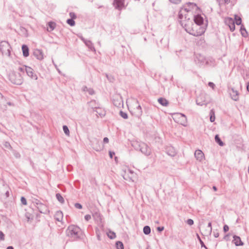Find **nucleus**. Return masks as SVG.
Listing matches in <instances>:
<instances>
[{"mask_svg": "<svg viewBox=\"0 0 249 249\" xmlns=\"http://www.w3.org/2000/svg\"><path fill=\"white\" fill-rule=\"evenodd\" d=\"M69 15L71 17V19H74L76 18V16L75 14L73 12H70L69 13Z\"/></svg>", "mask_w": 249, "mask_h": 249, "instance_id": "47", "label": "nucleus"}, {"mask_svg": "<svg viewBox=\"0 0 249 249\" xmlns=\"http://www.w3.org/2000/svg\"><path fill=\"white\" fill-rule=\"evenodd\" d=\"M89 106L92 109H99L100 107L98 104L96 103L95 100H92L89 103Z\"/></svg>", "mask_w": 249, "mask_h": 249, "instance_id": "22", "label": "nucleus"}, {"mask_svg": "<svg viewBox=\"0 0 249 249\" xmlns=\"http://www.w3.org/2000/svg\"><path fill=\"white\" fill-rule=\"evenodd\" d=\"M20 201H21V203L23 205H27V200H26V198L25 197L21 196V198H20Z\"/></svg>", "mask_w": 249, "mask_h": 249, "instance_id": "45", "label": "nucleus"}, {"mask_svg": "<svg viewBox=\"0 0 249 249\" xmlns=\"http://www.w3.org/2000/svg\"><path fill=\"white\" fill-rule=\"evenodd\" d=\"M113 103L117 107H121L123 106V102L121 98L119 99H113Z\"/></svg>", "mask_w": 249, "mask_h": 249, "instance_id": "21", "label": "nucleus"}, {"mask_svg": "<svg viewBox=\"0 0 249 249\" xmlns=\"http://www.w3.org/2000/svg\"><path fill=\"white\" fill-rule=\"evenodd\" d=\"M107 236L111 239H114L116 237L115 233L111 231H109L107 233Z\"/></svg>", "mask_w": 249, "mask_h": 249, "instance_id": "35", "label": "nucleus"}, {"mask_svg": "<svg viewBox=\"0 0 249 249\" xmlns=\"http://www.w3.org/2000/svg\"><path fill=\"white\" fill-rule=\"evenodd\" d=\"M240 31L241 35L243 36L246 37L247 36L248 33L245 29V28L243 26V25H242L240 28Z\"/></svg>", "mask_w": 249, "mask_h": 249, "instance_id": "30", "label": "nucleus"}, {"mask_svg": "<svg viewBox=\"0 0 249 249\" xmlns=\"http://www.w3.org/2000/svg\"><path fill=\"white\" fill-rule=\"evenodd\" d=\"M207 95L204 93L200 94L196 99V103L197 105L203 106L208 104L209 101L206 99Z\"/></svg>", "mask_w": 249, "mask_h": 249, "instance_id": "7", "label": "nucleus"}, {"mask_svg": "<svg viewBox=\"0 0 249 249\" xmlns=\"http://www.w3.org/2000/svg\"><path fill=\"white\" fill-rule=\"evenodd\" d=\"M67 23L71 26H73L75 24L74 19L71 18L67 19Z\"/></svg>", "mask_w": 249, "mask_h": 249, "instance_id": "40", "label": "nucleus"}, {"mask_svg": "<svg viewBox=\"0 0 249 249\" xmlns=\"http://www.w3.org/2000/svg\"><path fill=\"white\" fill-rule=\"evenodd\" d=\"M229 230V227L228 225H225L223 227V231L225 232L228 231Z\"/></svg>", "mask_w": 249, "mask_h": 249, "instance_id": "53", "label": "nucleus"}, {"mask_svg": "<svg viewBox=\"0 0 249 249\" xmlns=\"http://www.w3.org/2000/svg\"><path fill=\"white\" fill-rule=\"evenodd\" d=\"M80 231L81 230L78 227L70 225L67 230V234L70 237L73 239H77L80 237L79 233Z\"/></svg>", "mask_w": 249, "mask_h": 249, "instance_id": "3", "label": "nucleus"}, {"mask_svg": "<svg viewBox=\"0 0 249 249\" xmlns=\"http://www.w3.org/2000/svg\"><path fill=\"white\" fill-rule=\"evenodd\" d=\"M92 145L93 146V148L97 151H100L101 149V148L100 146H94V144L92 143Z\"/></svg>", "mask_w": 249, "mask_h": 249, "instance_id": "56", "label": "nucleus"}, {"mask_svg": "<svg viewBox=\"0 0 249 249\" xmlns=\"http://www.w3.org/2000/svg\"><path fill=\"white\" fill-rule=\"evenodd\" d=\"M197 238L198 240L199 241L201 247H204L206 249L207 248L205 246V245H204V242L202 241V240L201 239L200 236H199V235L198 234H197Z\"/></svg>", "mask_w": 249, "mask_h": 249, "instance_id": "44", "label": "nucleus"}, {"mask_svg": "<svg viewBox=\"0 0 249 249\" xmlns=\"http://www.w3.org/2000/svg\"><path fill=\"white\" fill-rule=\"evenodd\" d=\"M6 98L0 92V104H4L5 103Z\"/></svg>", "mask_w": 249, "mask_h": 249, "instance_id": "41", "label": "nucleus"}, {"mask_svg": "<svg viewBox=\"0 0 249 249\" xmlns=\"http://www.w3.org/2000/svg\"><path fill=\"white\" fill-rule=\"evenodd\" d=\"M54 218L57 221L60 222L63 218V214L61 211H57L54 214Z\"/></svg>", "mask_w": 249, "mask_h": 249, "instance_id": "20", "label": "nucleus"}, {"mask_svg": "<svg viewBox=\"0 0 249 249\" xmlns=\"http://www.w3.org/2000/svg\"><path fill=\"white\" fill-rule=\"evenodd\" d=\"M143 233L146 235H148V234H150V233L151 232L150 227L148 226H144L143 227Z\"/></svg>", "mask_w": 249, "mask_h": 249, "instance_id": "32", "label": "nucleus"}, {"mask_svg": "<svg viewBox=\"0 0 249 249\" xmlns=\"http://www.w3.org/2000/svg\"><path fill=\"white\" fill-rule=\"evenodd\" d=\"M31 214H30L29 213H25V217L26 218V219H27V222H29L30 219V217H31Z\"/></svg>", "mask_w": 249, "mask_h": 249, "instance_id": "49", "label": "nucleus"}, {"mask_svg": "<svg viewBox=\"0 0 249 249\" xmlns=\"http://www.w3.org/2000/svg\"><path fill=\"white\" fill-rule=\"evenodd\" d=\"M215 142L220 145V146H223L224 145V143L221 141L220 138H219L218 135H216L215 136Z\"/></svg>", "mask_w": 249, "mask_h": 249, "instance_id": "28", "label": "nucleus"}, {"mask_svg": "<svg viewBox=\"0 0 249 249\" xmlns=\"http://www.w3.org/2000/svg\"><path fill=\"white\" fill-rule=\"evenodd\" d=\"M14 155V156L15 157V158L18 159V158H19L20 157V154L17 152L16 151L14 150V149H13V150L11 151Z\"/></svg>", "mask_w": 249, "mask_h": 249, "instance_id": "42", "label": "nucleus"}, {"mask_svg": "<svg viewBox=\"0 0 249 249\" xmlns=\"http://www.w3.org/2000/svg\"><path fill=\"white\" fill-rule=\"evenodd\" d=\"M120 115L124 119H126L128 118L127 114L126 112L121 110L119 112Z\"/></svg>", "mask_w": 249, "mask_h": 249, "instance_id": "38", "label": "nucleus"}, {"mask_svg": "<svg viewBox=\"0 0 249 249\" xmlns=\"http://www.w3.org/2000/svg\"><path fill=\"white\" fill-rule=\"evenodd\" d=\"M207 228H208V231L205 233V235H210L211 234L212 231V223L211 222H209L208 224V226H207Z\"/></svg>", "mask_w": 249, "mask_h": 249, "instance_id": "31", "label": "nucleus"}, {"mask_svg": "<svg viewBox=\"0 0 249 249\" xmlns=\"http://www.w3.org/2000/svg\"><path fill=\"white\" fill-rule=\"evenodd\" d=\"M91 218V216L89 214H86L85 216V219L87 221H89Z\"/></svg>", "mask_w": 249, "mask_h": 249, "instance_id": "57", "label": "nucleus"}, {"mask_svg": "<svg viewBox=\"0 0 249 249\" xmlns=\"http://www.w3.org/2000/svg\"><path fill=\"white\" fill-rule=\"evenodd\" d=\"M89 95H93L94 94V91L92 89L89 88L87 91Z\"/></svg>", "mask_w": 249, "mask_h": 249, "instance_id": "48", "label": "nucleus"}, {"mask_svg": "<svg viewBox=\"0 0 249 249\" xmlns=\"http://www.w3.org/2000/svg\"><path fill=\"white\" fill-rule=\"evenodd\" d=\"M234 19H235V23L237 25H239L241 24L242 19L240 17H238L237 15H235Z\"/></svg>", "mask_w": 249, "mask_h": 249, "instance_id": "33", "label": "nucleus"}, {"mask_svg": "<svg viewBox=\"0 0 249 249\" xmlns=\"http://www.w3.org/2000/svg\"><path fill=\"white\" fill-rule=\"evenodd\" d=\"M6 104L7 105H8L9 106H14L13 103L11 102H8L6 103Z\"/></svg>", "mask_w": 249, "mask_h": 249, "instance_id": "63", "label": "nucleus"}, {"mask_svg": "<svg viewBox=\"0 0 249 249\" xmlns=\"http://www.w3.org/2000/svg\"><path fill=\"white\" fill-rule=\"evenodd\" d=\"M225 22L229 25L230 30L231 32H233L235 30V22L232 18H227L225 20Z\"/></svg>", "mask_w": 249, "mask_h": 249, "instance_id": "11", "label": "nucleus"}, {"mask_svg": "<svg viewBox=\"0 0 249 249\" xmlns=\"http://www.w3.org/2000/svg\"><path fill=\"white\" fill-rule=\"evenodd\" d=\"M11 48L10 45L7 41H2L0 42V51L3 54L10 56Z\"/></svg>", "mask_w": 249, "mask_h": 249, "instance_id": "6", "label": "nucleus"}, {"mask_svg": "<svg viewBox=\"0 0 249 249\" xmlns=\"http://www.w3.org/2000/svg\"><path fill=\"white\" fill-rule=\"evenodd\" d=\"M194 20L196 25L191 29L190 28H186L185 30L189 34L195 36H200L205 33V29L198 26V25L203 24V18L200 15H197L194 16Z\"/></svg>", "mask_w": 249, "mask_h": 249, "instance_id": "1", "label": "nucleus"}, {"mask_svg": "<svg viewBox=\"0 0 249 249\" xmlns=\"http://www.w3.org/2000/svg\"><path fill=\"white\" fill-rule=\"evenodd\" d=\"M191 11L190 8H187V7H182L178 13V19H179V21L181 25L184 28H188L187 27V23L189 21V18L188 17V16L184 14L185 12H189Z\"/></svg>", "mask_w": 249, "mask_h": 249, "instance_id": "2", "label": "nucleus"}, {"mask_svg": "<svg viewBox=\"0 0 249 249\" xmlns=\"http://www.w3.org/2000/svg\"><path fill=\"white\" fill-rule=\"evenodd\" d=\"M109 156L111 158H112L113 156L115 155V153L114 152L109 151Z\"/></svg>", "mask_w": 249, "mask_h": 249, "instance_id": "60", "label": "nucleus"}, {"mask_svg": "<svg viewBox=\"0 0 249 249\" xmlns=\"http://www.w3.org/2000/svg\"><path fill=\"white\" fill-rule=\"evenodd\" d=\"M187 7V8H190L191 10L195 8L196 9H198L196 3L193 2H188L183 7Z\"/></svg>", "mask_w": 249, "mask_h": 249, "instance_id": "23", "label": "nucleus"}, {"mask_svg": "<svg viewBox=\"0 0 249 249\" xmlns=\"http://www.w3.org/2000/svg\"><path fill=\"white\" fill-rule=\"evenodd\" d=\"M88 89H89V88H88L87 87H86V86H84V87H83V88H82L83 90L84 91H86V92L87 91V90H88Z\"/></svg>", "mask_w": 249, "mask_h": 249, "instance_id": "62", "label": "nucleus"}, {"mask_svg": "<svg viewBox=\"0 0 249 249\" xmlns=\"http://www.w3.org/2000/svg\"><path fill=\"white\" fill-rule=\"evenodd\" d=\"M132 146H134L136 150H139L145 156H148L151 154V148L144 142H142L141 143L135 142L132 144Z\"/></svg>", "mask_w": 249, "mask_h": 249, "instance_id": "4", "label": "nucleus"}, {"mask_svg": "<svg viewBox=\"0 0 249 249\" xmlns=\"http://www.w3.org/2000/svg\"><path fill=\"white\" fill-rule=\"evenodd\" d=\"M116 246L117 249H124V245L121 241H117L116 243Z\"/></svg>", "mask_w": 249, "mask_h": 249, "instance_id": "37", "label": "nucleus"}, {"mask_svg": "<svg viewBox=\"0 0 249 249\" xmlns=\"http://www.w3.org/2000/svg\"><path fill=\"white\" fill-rule=\"evenodd\" d=\"M195 156L197 160L201 161L204 158V153L200 150H197L195 151Z\"/></svg>", "mask_w": 249, "mask_h": 249, "instance_id": "14", "label": "nucleus"}, {"mask_svg": "<svg viewBox=\"0 0 249 249\" xmlns=\"http://www.w3.org/2000/svg\"><path fill=\"white\" fill-rule=\"evenodd\" d=\"M18 70L24 73L25 72L26 73L27 75L29 77H31V68L30 67H27L26 66H24L22 67H19Z\"/></svg>", "mask_w": 249, "mask_h": 249, "instance_id": "12", "label": "nucleus"}, {"mask_svg": "<svg viewBox=\"0 0 249 249\" xmlns=\"http://www.w3.org/2000/svg\"><path fill=\"white\" fill-rule=\"evenodd\" d=\"M9 80L12 83L18 85H21L23 81V79L20 73L18 72L13 71L8 75Z\"/></svg>", "mask_w": 249, "mask_h": 249, "instance_id": "5", "label": "nucleus"}, {"mask_svg": "<svg viewBox=\"0 0 249 249\" xmlns=\"http://www.w3.org/2000/svg\"><path fill=\"white\" fill-rule=\"evenodd\" d=\"M32 203H36V208L38 209V211L41 213H45L46 211V207L45 205L41 203H38L37 202V200H36L35 202L32 200Z\"/></svg>", "mask_w": 249, "mask_h": 249, "instance_id": "10", "label": "nucleus"}, {"mask_svg": "<svg viewBox=\"0 0 249 249\" xmlns=\"http://www.w3.org/2000/svg\"><path fill=\"white\" fill-rule=\"evenodd\" d=\"M109 142V140L107 137H105L103 139V142L104 143H108Z\"/></svg>", "mask_w": 249, "mask_h": 249, "instance_id": "59", "label": "nucleus"}, {"mask_svg": "<svg viewBox=\"0 0 249 249\" xmlns=\"http://www.w3.org/2000/svg\"><path fill=\"white\" fill-rule=\"evenodd\" d=\"M74 206L76 208L78 209H81L82 208V205L78 203H75Z\"/></svg>", "mask_w": 249, "mask_h": 249, "instance_id": "50", "label": "nucleus"}, {"mask_svg": "<svg viewBox=\"0 0 249 249\" xmlns=\"http://www.w3.org/2000/svg\"><path fill=\"white\" fill-rule=\"evenodd\" d=\"M170 2L175 3V4H178L180 3L181 1V0H169Z\"/></svg>", "mask_w": 249, "mask_h": 249, "instance_id": "55", "label": "nucleus"}, {"mask_svg": "<svg viewBox=\"0 0 249 249\" xmlns=\"http://www.w3.org/2000/svg\"><path fill=\"white\" fill-rule=\"evenodd\" d=\"M208 86L210 87H211L213 89H214L215 88V85L212 82H209L208 83Z\"/></svg>", "mask_w": 249, "mask_h": 249, "instance_id": "54", "label": "nucleus"}, {"mask_svg": "<svg viewBox=\"0 0 249 249\" xmlns=\"http://www.w3.org/2000/svg\"><path fill=\"white\" fill-rule=\"evenodd\" d=\"M230 94L232 99L236 101L238 100L239 93L237 90H234L233 89H231V91H230Z\"/></svg>", "mask_w": 249, "mask_h": 249, "instance_id": "17", "label": "nucleus"}, {"mask_svg": "<svg viewBox=\"0 0 249 249\" xmlns=\"http://www.w3.org/2000/svg\"><path fill=\"white\" fill-rule=\"evenodd\" d=\"M166 153L171 157H174L176 156L177 153L175 148L172 146H168L166 148Z\"/></svg>", "mask_w": 249, "mask_h": 249, "instance_id": "16", "label": "nucleus"}, {"mask_svg": "<svg viewBox=\"0 0 249 249\" xmlns=\"http://www.w3.org/2000/svg\"><path fill=\"white\" fill-rule=\"evenodd\" d=\"M213 235L215 238H217L219 236V233L217 232H213Z\"/></svg>", "mask_w": 249, "mask_h": 249, "instance_id": "61", "label": "nucleus"}, {"mask_svg": "<svg viewBox=\"0 0 249 249\" xmlns=\"http://www.w3.org/2000/svg\"><path fill=\"white\" fill-rule=\"evenodd\" d=\"M56 197L58 201L63 204L64 202V199L62 196L59 193L56 194Z\"/></svg>", "mask_w": 249, "mask_h": 249, "instance_id": "34", "label": "nucleus"}, {"mask_svg": "<svg viewBox=\"0 0 249 249\" xmlns=\"http://www.w3.org/2000/svg\"><path fill=\"white\" fill-rule=\"evenodd\" d=\"M128 172H129L131 174V177H127V175L125 174V175L123 176L124 179H125V180H127L128 179H130V180L133 181V180H132V175L134 174V172L131 171V170H129V169L128 170Z\"/></svg>", "mask_w": 249, "mask_h": 249, "instance_id": "29", "label": "nucleus"}, {"mask_svg": "<svg viewBox=\"0 0 249 249\" xmlns=\"http://www.w3.org/2000/svg\"><path fill=\"white\" fill-rule=\"evenodd\" d=\"M33 54L38 60H41L43 59V53L40 50L36 49L34 50Z\"/></svg>", "mask_w": 249, "mask_h": 249, "instance_id": "15", "label": "nucleus"}, {"mask_svg": "<svg viewBox=\"0 0 249 249\" xmlns=\"http://www.w3.org/2000/svg\"><path fill=\"white\" fill-rule=\"evenodd\" d=\"M22 51L23 53V55L24 57H27L29 55V49L27 45L23 44L22 45Z\"/></svg>", "mask_w": 249, "mask_h": 249, "instance_id": "19", "label": "nucleus"}, {"mask_svg": "<svg viewBox=\"0 0 249 249\" xmlns=\"http://www.w3.org/2000/svg\"><path fill=\"white\" fill-rule=\"evenodd\" d=\"M94 111H96L97 112V114H99V115L102 117H104L105 115V112L104 110H101V111H98L97 110H94Z\"/></svg>", "mask_w": 249, "mask_h": 249, "instance_id": "43", "label": "nucleus"}, {"mask_svg": "<svg viewBox=\"0 0 249 249\" xmlns=\"http://www.w3.org/2000/svg\"><path fill=\"white\" fill-rule=\"evenodd\" d=\"M177 115L179 116V123L183 126H186L187 124L186 116L182 113H177Z\"/></svg>", "mask_w": 249, "mask_h": 249, "instance_id": "13", "label": "nucleus"}, {"mask_svg": "<svg viewBox=\"0 0 249 249\" xmlns=\"http://www.w3.org/2000/svg\"><path fill=\"white\" fill-rule=\"evenodd\" d=\"M158 102L164 107H167L169 104L168 101L163 98H160L158 100Z\"/></svg>", "mask_w": 249, "mask_h": 249, "instance_id": "25", "label": "nucleus"}, {"mask_svg": "<svg viewBox=\"0 0 249 249\" xmlns=\"http://www.w3.org/2000/svg\"><path fill=\"white\" fill-rule=\"evenodd\" d=\"M3 148L4 149V150H13V148L9 142H4L3 143Z\"/></svg>", "mask_w": 249, "mask_h": 249, "instance_id": "26", "label": "nucleus"}, {"mask_svg": "<svg viewBox=\"0 0 249 249\" xmlns=\"http://www.w3.org/2000/svg\"><path fill=\"white\" fill-rule=\"evenodd\" d=\"M81 39L85 43L86 41H87L88 40L85 39L83 37H80Z\"/></svg>", "mask_w": 249, "mask_h": 249, "instance_id": "64", "label": "nucleus"}, {"mask_svg": "<svg viewBox=\"0 0 249 249\" xmlns=\"http://www.w3.org/2000/svg\"><path fill=\"white\" fill-rule=\"evenodd\" d=\"M85 44L90 50L93 52H95V49L94 48L93 44L90 40H88L87 41H86Z\"/></svg>", "mask_w": 249, "mask_h": 249, "instance_id": "24", "label": "nucleus"}, {"mask_svg": "<svg viewBox=\"0 0 249 249\" xmlns=\"http://www.w3.org/2000/svg\"><path fill=\"white\" fill-rule=\"evenodd\" d=\"M48 26L50 29L49 30V29H48V31L49 32H51L55 29L56 27V23L54 22L50 21L48 23Z\"/></svg>", "mask_w": 249, "mask_h": 249, "instance_id": "27", "label": "nucleus"}, {"mask_svg": "<svg viewBox=\"0 0 249 249\" xmlns=\"http://www.w3.org/2000/svg\"><path fill=\"white\" fill-rule=\"evenodd\" d=\"M233 238V242L236 246H243L244 245L239 236L234 235Z\"/></svg>", "mask_w": 249, "mask_h": 249, "instance_id": "18", "label": "nucleus"}, {"mask_svg": "<svg viewBox=\"0 0 249 249\" xmlns=\"http://www.w3.org/2000/svg\"><path fill=\"white\" fill-rule=\"evenodd\" d=\"M186 223L190 226L194 224V221L192 219H188L186 221Z\"/></svg>", "mask_w": 249, "mask_h": 249, "instance_id": "51", "label": "nucleus"}, {"mask_svg": "<svg viewBox=\"0 0 249 249\" xmlns=\"http://www.w3.org/2000/svg\"><path fill=\"white\" fill-rule=\"evenodd\" d=\"M63 131H64V133H65V134L67 136H69L70 131H69V129L68 126L66 125H63Z\"/></svg>", "mask_w": 249, "mask_h": 249, "instance_id": "39", "label": "nucleus"}, {"mask_svg": "<svg viewBox=\"0 0 249 249\" xmlns=\"http://www.w3.org/2000/svg\"><path fill=\"white\" fill-rule=\"evenodd\" d=\"M124 0H114L113 5L115 9L121 10L124 7Z\"/></svg>", "mask_w": 249, "mask_h": 249, "instance_id": "9", "label": "nucleus"}, {"mask_svg": "<svg viewBox=\"0 0 249 249\" xmlns=\"http://www.w3.org/2000/svg\"><path fill=\"white\" fill-rule=\"evenodd\" d=\"M4 234L3 232L1 231H0V240H4Z\"/></svg>", "mask_w": 249, "mask_h": 249, "instance_id": "52", "label": "nucleus"}, {"mask_svg": "<svg viewBox=\"0 0 249 249\" xmlns=\"http://www.w3.org/2000/svg\"><path fill=\"white\" fill-rule=\"evenodd\" d=\"M210 121L213 122L215 120L214 112L213 109H212L210 113Z\"/></svg>", "mask_w": 249, "mask_h": 249, "instance_id": "36", "label": "nucleus"}, {"mask_svg": "<svg viewBox=\"0 0 249 249\" xmlns=\"http://www.w3.org/2000/svg\"><path fill=\"white\" fill-rule=\"evenodd\" d=\"M136 103L138 104L135 108H134L131 111L132 115H134L136 117L140 118L142 114V111L141 106L139 104L138 100L136 101Z\"/></svg>", "mask_w": 249, "mask_h": 249, "instance_id": "8", "label": "nucleus"}, {"mask_svg": "<svg viewBox=\"0 0 249 249\" xmlns=\"http://www.w3.org/2000/svg\"><path fill=\"white\" fill-rule=\"evenodd\" d=\"M106 76L107 79L111 82H113L114 80V78L112 76L108 75L107 73H106Z\"/></svg>", "mask_w": 249, "mask_h": 249, "instance_id": "46", "label": "nucleus"}, {"mask_svg": "<svg viewBox=\"0 0 249 249\" xmlns=\"http://www.w3.org/2000/svg\"><path fill=\"white\" fill-rule=\"evenodd\" d=\"M163 230H164L163 227H158L157 228V230L160 232L162 231Z\"/></svg>", "mask_w": 249, "mask_h": 249, "instance_id": "58", "label": "nucleus"}]
</instances>
